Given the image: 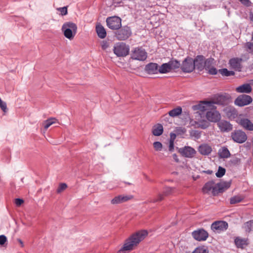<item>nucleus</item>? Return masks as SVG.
<instances>
[{
	"label": "nucleus",
	"instance_id": "38",
	"mask_svg": "<svg viewBox=\"0 0 253 253\" xmlns=\"http://www.w3.org/2000/svg\"><path fill=\"white\" fill-rule=\"evenodd\" d=\"M165 196L163 193H160L158 195L157 198L150 200L149 202L156 203L161 202L164 200Z\"/></svg>",
	"mask_w": 253,
	"mask_h": 253
},
{
	"label": "nucleus",
	"instance_id": "60",
	"mask_svg": "<svg viewBox=\"0 0 253 253\" xmlns=\"http://www.w3.org/2000/svg\"><path fill=\"white\" fill-rule=\"evenodd\" d=\"M229 74H230V76H232L234 75V72L233 71H229Z\"/></svg>",
	"mask_w": 253,
	"mask_h": 253
},
{
	"label": "nucleus",
	"instance_id": "5",
	"mask_svg": "<svg viewBox=\"0 0 253 253\" xmlns=\"http://www.w3.org/2000/svg\"><path fill=\"white\" fill-rule=\"evenodd\" d=\"M107 26L112 30H118L122 26V20L117 16H112L107 18Z\"/></svg>",
	"mask_w": 253,
	"mask_h": 253
},
{
	"label": "nucleus",
	"instance_id": "18",
	"mask_svg": "<svg viewBox=\"0 0 253 253\" xmlns=\"http://www.w3.org/2000/svg\"><path fill=\"white\" fill-rule=\"evenodd\" d=\"M133 198L132 196L119 195L114 198L111 201L112 205L119 204L126 202Z\"/></svg>",
	"mask_w": 253,
	"mask_h": 253
},
{
	"label": "nucleus",
	"instance_id": "23",
	"mask_svg": "<svg viewBox=\"0 0 253 253\" xmlns=\"http://www.w3.org/2000/svg\"><path fill=\"white\" fill-rule=\"evenodd\" d=\"M231 185L230 182L223 181L216 184V190L217 191V194L219 193H222L227 189H228Z\"/></svg>",
	"mask_w": 253,
	"mask_h": 253
},
{
	"label": "nucleus",
	"instance_id": "14",
	"mask_svg": "<svg viewBox=\"0 0 253 253\" xmlns=\"http://www.w3.org/2000/svg\"><path fill=\"white\" fill-rule=\"evenodd\" d=\"M179 152L183 157L188 158H193L196 154V151L190 146H185L180 148Z\"/></svg>",
	"mask_w": 253,
	"mask_h": 253
},
{
	"label": "nucleus",
	"instance_id": "59",
	"mask_svg": "<svg viewBox=\"0 0 253 253\" xmlns=\"http://www.w3.org/2000/svg\"><path fill=\"white\" fill-rule=\"evenodd\" d=\"M250 18L251 21H253V13L250 14Z\"/></svg>",
	"mask_w": 253,
	"mask_h": 253
},
{
	"label": "nucleus",
	"instance_id": "40",
	"mask_svg": "<svg viewBox=\"0 0 253 253\" xmlns=\"http://www.w3.org/2000/svg\"><path fill=\"white\" fill-rule=\"evenodd\" d=\"M225 173V169L221 167L218 168L217 172L215 173L216 176L217 177H222Z\"/></svg>",
	"mask_w": 253,
	"mask_h": 253
},
{
	"label": "nucleus",
	"instance_id": "50",
	"mask_svg": "<svg viewBox=\"0 0 253 253\" xmlns=\"http://www.w3.org/2000/svg\"><path fill=\"white\" fill-rule=\"evenodd\" d=\"M247 45L248 47V51L253 54V43L252 42H248L247 43Z\"/></svg>",
	"mask_w": 253,
	"mask_h": 253
},
{
	"label": "nucleus",
	"instance_id": "30",
	"mask_svg": "<svg viewBox=\"0 0 253 253\" xmlns=\"http://www.w3.org/2000/svg\"><path fill=\"white\" fill-rule=\"evenodd\" d=\"M96 31L98 36L101 39H104L106 36V32L105 28L101 25L96 26Z\"/></svg>",
	"mask_w": 253,
	"mask_h": 253
},
{
	"label": "nucleus",
	"instance_id": "29",
	"mask_svg": "<svg viewBox=\"0 0 253 253\" xmlns=\"http://www.w3.org/2000/svg\"><path fill=\"white\" fill-rule=\"evenodd\" d=\"M218 155L220 158L225 159L229 158L231 154L228 148L224 146L218 150Z\"/></svg>",
	"mask_w": 253,
	"mask_h": 253
},
{
	"label": "nucleus",
	"instance_id": "31",
	"mask_svg": "<svg viewBox=\"0 0 253 253\" xmlns=\"http://www.w3.org/2000/svg\"><path fill=\"white\" fill-rule=\"evenodd\" d=\"M58 122V120L55 118H50L42 122V126L46 130L52 125Z\"/></svg>",
	"mask_w": 253,
	"mask_h": 253
},
{
	"label": "nucleus",
	"instance_id": "62",
	"mask_svg": "<svg viewBox=\"0 0 253 253\" xmlns=\"http://www.w3.org/2000/svg\"><path fill=\"white\" fill-rule=\"evenodd\" d=\"M251 82H252V84H253V80H252Z\"/></svg>",
	"mask_w": 253,
	"mask_h": 253
},
{
	"label": "nucleus",
	"instance_id": "53",
	"mask_svg": "<svg viewBox=\"0 0 253 253\" xmlns=\"http://www.w3.org/2000/svg\"><path fill=\"white\" fill-rule=\"evenodd\" d=\"M240 1L245 5L249 6L250 1L249 0H240Z\"/></svg>",
	"mask_w": 253,
	"mask_h": 253
},
{
	"label": "nucleus",
	"instance_id": "57",
	"mask_svg": "<svg viewBox=\"0 0 253 253\" xmlns=\"http://www.w3.org/2000/svg\"><path fill=\"white\" fill-rule=\"evenodd\" d=\"M194 135L197 138H199L200 136V133L198 131H194Z\"/></svg>",
	"mask_w": 253,
	"mask_h": 253
},
{
	"label": "nucleus",
	"instance_id": "35",
	"mask_svg": "<svg viewBox=\"0 0 253 253\" xmlns=\"http://www.w3.org/2000/svg\"><path fill=\"white\" fill-rule=\"evenodd\" d=\"M244 197L241 195H236L231 197L230 199V203L231 204H235L242 201Z\"/></svg>",
	"mask_w": 253,
	"mask_h": 253
},
{
	"label": "nucleus",
	"instance_id": "21",
	"mask_svg": "<svg viewBox=\"0 0 253 253\" xmlns=\"http://www.w3.org/2000/svg\"><path fill=\"white\" fill-rule=\"evenodd\" d=\"M195 68H197L199 71L204 69L205 58L203 55H198L194 60Z\"/></svg>",
	"mask_w": 253,
	"mask_h": 253
},
{
	"label": "nucleus",
	"instance_id": "1",
	"mask_svg": "<svg viewBox=\"0 0 253 253\" xmlns=\"http://www.w3.org/2000/svg\"><path fill=\"white\" fill-rule=\"evenodd\" d=\"M147 235L148 232L145 230H139L134 233L126 240L123 248L119 251L120 253L134 250Z\"/></svg>",
	"mask_w": 253,
	"mask_h": 253
},
{
	"label": "nucleus",
	"instance_id": "9",
	"mask_svg": "<svg viewBox=\"0 0 253 253\" xmlns=\"http://www.w3.org/2000/svg\"><path fill=\"white\" fill-rule=\"evenodd\" d=\"M147 57V54L144 49L141 48H136L132 52L131 58L139 61L145 60Z\"/></svg>",
	"mask_w": 253,
	"mask_h": 253
},
{
	"label": "nucleus",
	"instance_id": "28",
	"mask_svg": "<svg viewBox=\"0 0 253 253\" xmlns=\"http://www.w3.org/2000/svg\"><path fill=\"white\" fill-rule=\"evenodd\" d=\"M211 101H203L198 105L197 108L201 111H205L207 109V108H213L214 105H212Z\"/></svg>",
	"mask_w": 253,
	"mask_h": 253
},
{
	"label": "nucleus",
	"instance_id": "36",
	"mask_svg": "<svg viewBox=\"0 0 253 253\" xmlns=\"http://www.w3.org/2000/svg\"><path fill=\"white\" fill-rule=\"evenodd\" d=\"M168 63L171 71L178 68L181 65L177 60H170Z\"/></svg>",
	"mask_w": 253,
	"mask_h": 253
},
{
	"label": "nucleus",
	"instance_id": "4",
	"mask_svg": "<svg viewBox=\"0 0 253 253\" xmlns=\"http://www.w3.org/2000/svg\"><path fill=\"white\" fill-rule=\"evenodd\" d=\"M236 122L245 129L253 131V123L249 119L246 118L244 114H239Z\"/></svg>",
	"mask_w": 253,
	"mask_h": 253
},
{
	"label": "nucleus",
	"instance_id": "10",
	"mask_svg": "<svg viewBox=\"0 0 253 253\" xmlns=\"http://www.w3.org/2000/svg\"><path fill=\"white\" fill-rule=\"evenodd\" d=\"M253 101L252 98L248 95L239 96L235 100V104L239 106H244L250 104Z\"/></svg>",
	"mask_w": 253,
	"mask_h": 253
},
{
	"label": "nucleus",
	"instance_id": "7",
	"mask_svg": "<svg viewBox=\"0 0 253 253\" xmlns=\"http://www.w3.org/2000/svg\"><path fill=\"white\" fill-rule=\"evenodd\" d=\"M181 69L185 73L192 72L195 69L194 60L190 57L185 59L181 65Z\"/></svg>",
	"mask_w": 253,
	"mask_h": 253
},
{
	"label": "nucleus",
	"instance_id": "37",
	"mask_svg": "<svg viewBox=\"0 0 253 253\" xmlns=\"http://www.w3.org/2000/svg\"><path fill=\"white\" fill-rule=\"evenodd\" d=\"M253 228V220L246 222L244 225V228L247 232H250Z\"/></svg>",
	"mask_w": 253,
	"mask_h": 253
},
{
	"label": "nucleus",
	"instance_id": "3",
	"mask_svg": "<svg viewBox=\"0 0 253 253\" xmlns=\"http://www.w3.org/2000/svg\"><path fill=\"white\" fill-rule=\"evenodd\" d=\"M113 51L118 57H125L128 54L129 48L123 42L118 43L114 46Z\"/></svg>",
	"mask_w": 253,
	"mask_h": 253
},
{
	"label": "nucleus",
	"instance_id": "44",
	"mask_svg": "<svg viewBox=\"0 0 253 253\" xmlns=\"http://www.w3.org/2000/svg\"><path fill=\"white\" fill-rule=\"evenodd\" d=\"M153 146L156 151H161L163 148L162 144L159 141L155 142L153 143Z\"/></svg>",
	"mask_w": 253,
	"mask_h": 253
},
{
	"label": "nucleus",
	"instance_id": "8",
	"mask_svg": "<svg viewBox=\"0 0 253 253\" xmlns=\"http://www.w3.org/2000/svg\"><path fill=\"white\" fill-rule=\"evenodd\" d=\"M130 29L127 26L123 27L116 33V38L120 41H124L128 39L131 35Z\"/></svg>",
	"mask_w": 253,
	"mask_h": 253
},
{
	"label": "nucleus",
	"instance_id": "2",
	"mask_svg": "<svg viewBox=\"0 0 253 253\" xmlns=\"http://www.w3.org/2000/svg\"><path fill=\"white\" fill-rule=\"evenodd\" d=\"M77 26L75 23L72 22H67L63 24L61 30L66 38L72 40L77 34Z\"/></svg>",
	"mask_w": 253,
	"mask_h": 253
},
{
	"label": "nucleus",
	"instance_id": "15",
	"mask_svg": "<svg viewBox=\"0 0 253 253\" xmlns=\"http://www.w3.org/2000/svg\"><path fill=\"white\" fill-rule=\"evenodd\" d=\"M228 223L224 221H217L213 222L211 225V229L214 231L219 232L226 230Z\"/></svg>",
	"mask_w": 253,
	"mask_h": 253
},
{
	"label": "nucleus",
	"instance_id": "43",
	"mask_svg": "<svg viewBox=\"0 0 253 253\" xmlns=\"http://www.w3.org/2000/svg\"><path fill=\"white\" fill-rule=\"evenodd\" d=\"M67 188V185L66 183H62L59 185L57 189V193H60Z\"/></svg>",
	"mask_w": 253,
	"mask_h": 253
},
{
	"label": "nucleus",
	"instance_id": "33",
	"mask_svg": "<svg viewBox=\"0 0 253 253\" xmlns=\"http://www.w3.org/2000/svg\"><path fill=\"white\" fill-rule=\"evenodd\" d=\"M163 132V127L162 125L159 124L155 126L153 128L152 133L155 136H160Z\"/></svg>",
	"mask_w": 253,
	"mask_h": 253
},
{
	"label": "nucleus",
	"instance_id": "13",
	"mask_svg": "<svg viewBox=\"0 0 253 253\" xmlns=\"http://www.w3.org/2000/svg\"><path fill=\"white\" fill-rule=\"evenodd\" d=\"M226 116L230 120H237L239 115L235 108L232 106H227L223 109Z\"/></svg>",
	"mask_w": 253,
	"mask_h": 253
},
{
	"label": "nucleus",
	"instance_id": "39",
	"mask_svg": "<svg viewBox=\"0 0 253 253\" xmlns=\"http://www.w3.org/2000/svg\"><path fill=\"white\" fill-rule=\"evenodd\" d=\"M174 190V189L172 187H166L163 191V194L165 196H169L172 194Z\"/></svg>",
	"mask_w": 253,
	"mask_h": 253
},
{
	"label": "nucleus",
	"instance_id": "11",
	"mask_svg": "<svg viewBox=\"0 0 253 253\" xmlns=\"http://www.w3.org/2000/svg\"><path fill=\"white\" fill-rule=\"evenodd\" d=\"M192 237L197 241H202L207 240L209 236L208 233L203 229L195 230L192 233Z\"/></svg>",
	"mask_w": 253,
	"mask_h": 253
},
{
	"label": "nucleus",
	"instance_id": "17",
	"mask_svg": "<svg viewBox=\"0 0 253 253\" xmlns=\"http://www.w3.org/2000/svg\"><path fill=\"white\" fill-rule=\"evenodd\" d=\"M217 126L221 132H229L233 129V126L229 122L222 120L217 123Z\"/></svg>",
	"mask_w": 253,
	"mask_h": 253
},
{
	"label": "nucleus",
	"instance_id": "47",
	"mask_svg": "<svg viewBox=\"0 0 253 253\" xmlns=\"http://www.w3.org/2000/svg\"><path fill=\"white\" fill-rule=\"evenodd\" d=\"M101 48L103 50H106L109 46V43L106 41H103L101 42Z\"/></svg>",
	"mask_w": 253,
	"mask_h": 253
},
{
	"label": "nucleus",
	"instance_id": "42",
	"mask_svg": "<svg viewBox=\"0 0 253 253\" xmlns=\"http://www.w3.org/2000/svg\"><path fill=\"white\" fill-rule=\"evenodd\" d=\"M207 249L204 247H198L192 253H208Z\"/></svg>",
	"mask_w": 253,
	"mask_h": 253
},
{
	"label": "nucleus",
	"instance_id": "24",
	"mask_svg": "<svg viewBox=\"0 0 253 253\" xmlns=\"http://www.w3.org/2000/svg\"><path fill=\"white\" fill-rule=\"evenodd\" d=\"M198 151L203 155H208L212 151V148L207 144H203L199 146Z\"/></svg>",
	"mask_w": 253,
	"mask_h": 253
},
{
	"label": "nucleus",
	"instance_id": "49",
	"mask_svg": "<svg viewBox=\"0 0 253 253\" xmlns=\"http://www.w3.org/2000/svg\"><path fill=\"white\" fill-rule=\"evenodd\" d=\"M219 73L223 76H230V74H229V71L227 69H222L219 70Z\"/></svg>",
	"mask_w": 253,
	"mask_h": 253
},
{
	"label": "nucleus",
	"instance_id": "12",
	"mask_svg": "<svg viewBox=\"0 0 253 253\" xmlns=\"http://www.w3.org/2000/svg\"><path fill=\"white\" fill-rule=\"evenodd\" d=\"M206 117L209 122L212 123H218L221 118L219 112L215 110L207 111Z\"/></svg>",
	"mask_w": 253,
	"mask_h": 253
},
{
	"label": "nucleus",
	"instance_id": "56",
	"mask_svg": "<svg viewBox=\"0 0 253 253\" xmlns=\"http://www.w3.org/2000/svg\"><path fill=\"white\" fill-rule=\"evenodd\" d=\"M175 137H176L175 134L173 133H170V140H173V142Z\"/></svg>",
	"mask_w": 253,
	"mask_h": 253
},
{
	"label": "nucleus",
	"instance_id": "51",
	"mask_svg": "<svg viewBox=\"0 0 253 253\" xmlns=\"http://www.w3.org/2000/svg\"><path fill=\"white\" fill-rule=\"evenodd\" d=\"M7 241V238L5 236L0 235V245H3Z\"/></svg>",
	"mask_w": 253,
	"mask_h": 253
},
{
	"label": "nucleus",
	"instance_id": "48",
	"mask_svg": "<svg viewBox=\"0 0 253 253\" xmlns=\"http://www.w3.org/2000/svg\"><path fill=\"white\" fill-rule=\"evenodd\" d=\"M210 74L216 75L217 73V71L214 67H211L207 70Z\"/></svg>",
	"mask_w": 253,
	"mask_h": 253
},
{
	"label": "nucleus",
	"instance_id": "45",
	"mask_svg": "<svg viewBox=\"0 0 253 253\" xmlns=\"http://www.w3.org/2000/svg\"><path fill=\"white\" fill-rule=\"evenodd\" d=\"M57 10L60 12L61 15L62 16L66 15L68 14L67 6L57 8Z\"/></svg>",
	"mask_w": 253,
	"mask_h": 253
},
{
	"label": "nucleus",
	"instance_id": "58",
	"mask_svg": "<svg viewBox=\"0 0 253 253\" xmlns=\"http://www.w3.org/2000/svg\"><path fill=\"white\" fill-rule=\"evenodd\" d=\"M203 172L208 174H211L212 172V170H204Z\"/></svg>",
	"mask_w": 253,
	"mask_h": 253
},
{
	"label": "nucleus",
	"instance_id": "27",
	"mask_svg": "<svg viewBox=\"0 0 253 253\" xmlns=\"http://www.w3.org/2000/svg\"><path fill=\"white\" fill-rule=\"evenodd\" d=\"M194 124L192 125L195 127L201 128L202 129H206L210 126V123L208 121L202 120L199 121H195Z\"/></svg>",
	"mask_w": 253,
	"mask_h": 253
},
{
	"label": "nucleus",
	"instance_id": "54",
	"mask_svg": "<svg viewBox=\"0 0 253 253\" xmlns=\"http://www.w3.org/2000/svg\"><path fill=\"white\" fill-rule=\"evenodd\" d=\"M174 148V144L173 140L170 141L169 146V150L172 151Z\"/></svg>",
	"mask_w": 253,
	"mask_h": 253
},
{
	"label": "nucleus",
	"instance_id": "41",
	"mask_svg": "<svg viewBox=\"0 0 253 253\" xmlns=\"http://www.w3.org/2000/svg\"><path fill=\"white\" fill-rule=\"evenodd\" d=\"M212 60H211V59H207L205 61L204 68L207 71L210 68L212 67Z\"/></svg>",
	"mask_w": 253,
	"mask_h": 253
},
{
	"label": "nucleus",
	"instance_id": "55",
	"mask_svg": "<svg viewBox=\"0 0 253 253\" xmlns=\"http://www.w3.org/2000/svg\"><path fill=\"white\" fill-rule=\"evenodd\" d=\"M172 157H173V159L174 160V161L176 162H179V159L178 158V156H177V155L176 154H174L172 155Z\"/></svg>",
	"mask_w": 253,
	"mask_h": 253
},
{
	"label": "nucleus",
	"instance_id": "46",
	"mask_svg": "<svg viewBox=\"0 0 253 253\" xmlns=\"http://www.w3.org/2000/svg\"><path fill=\"white\" fill-rule=\"evenodd\" d=\"M0 107L1 110L4 112H6L7 111V106L5 102H3L1 98H0Z\"/></svg>",
	"mask_w": 253,
	"mask_h": 253
},
{
	"label": "nucleus",
	"instance_id": "16",
	"mask_svg": "<svg viewBox=\"0 0 253 253\" xmlns=\"http://www.w3.org/2000/svg\"><path fill=\"white\" fill-rule=\"evenodd\" d=\"M203 192L204 193H209L211 192L213 196L216 195V185L213 181H209L206 183L203 188Z\"/></svg>",
	"mask_w": 253,
	"mask_h": 253
},
{
	"label": "nucleus",
	"instance_id": "25",
	"mask_svg": "<svg viewBox=\"0 0 253 253\" xmlns=\"http://www.w3.org/2000/svg\"><path fill=\"white\" fill-rule=\"evenodd\" d=\"M235 244L237 248L244 249L248 245V239L237 237L235 239Z\"/></svg>",
	"mask_w": 253,
	"mask_h": 253
},
{
	"label": "nucleus",
	"instance_id": "6",
	"mask_svg": "<svg viewBox=\"0 0 253 253\" xmlns=\"http://www.w3.org/2000/svg\"><path fill=\"white\" fill-rule=\"evenodd\" d=\"M231 136L233 140L238 143H243L247 139L246 133L241 130H235L231 133Z\"/></svg>",
	"mask_w": 253,
	"mask_h": 253
},
{
	"label": "nucleus",
	"instance_id": "52",
	"mask_svg": "<svg viewBox=\"0 0 253 253\" xmlns=\"http://www.w3.org/2000/svg\"><path fill=\"white\" fill-rule=\"evenodd\" d=\"M24 203V201L21 199H16L15 203L17 206H20L22 204Z\"/></svg>",
	"mask_w": 253,
	"mask_h": 253
},
{
	"label": "nucleus",
	"instance_id": "61",
	"mask_svg": "<svg viewBox=\"0 0 253 253\" xmlns=\"http://www.w3.org/2000/svg\"><path fill=\"white\" fill-rule=\"evenodd\" d=\"M19 242L20 243V244L21 245L22 247H23V242L21 240H20V239L19 240Z\"/></svg>",
	"mask_w": 253,
	"mask_h": 253
},
{
	"label": "nucleus",
	"instance_id": "19",
	"mask_svg": "<svg viewBox=\"0 0 253 253\" xmlns=\"http://www.w3.org/2000/svg\"><path fill=\"white\" fill-rule=\"evenodd\" d=\"M242 59L239 58H233L229 60L231 67L236 71H240L242 69L241 63Z\"/></svg>",
	"mask_w": 253,
	"mask_h": 253
},
{
	"label": "nucleus",
	"instance_id": "26",
	"mask_svg": "<svg viewBox=\"0 0 253 253\" xmlns=\"http://www.w3.org/2000/svg\"><path fill=\"white\" fill-rule=\"evenodd\" d=\"M252 87L249 84H243L237 87L236 89L237 92L239 93H249L252 91Z\"/></svg>",
	"mask_w": 253,
	"mask_h": 253
},
{
	"label": "nucleus",
	"instance_id": "34",
	"mask_svg": "<svg viewBox=\"0 0 253 253\" xmlns=\"http://www.w3.org/2000/svg\"><path fill=\"white\" fill-rule=\"evenodd\" d=\"M182 113V108L180 107L174 108L169 112V114L172 117H176Z\"/></svg>",
	"mask_w": 253,
	"mask_h": 253
},
{
	"label": "nucleus",
	"instance_id": "20",
	"mask_svg": "<svg viewBox=\"0 0 253 253\" xmlns=\"http://www.w3.org/2000/svg\"><path fill=\"white\" fill-rule=\"evenodd\" d=\"M229 97L226 95H220L217 96L212 101V105L219 104V105H224L228 102Z\"/></svg>",
	"mask_w": 253,
	"mask_h": 253
},
{
	"label": "nucleus",
	"instance_id": "32",
	"mask_svg": "<svg viewBox=\"0 0 253 253\" xmlns=\"http://www.w3.org/2000/svg\"><path fill=\"white\" fill-rule=\"evenodd\" d=\"M171 71L169 63H164L159 67V73L165 74Z\"/></svg>",
	"mask_w": 253,
	"mask_h": 253
},
{
	"label": "nucleus",
	"instance_id": "22",
	"mask_svg": "<svg viewBox=\"0 0 253 253\" xmlns=\"http://www.w3.org/2000/svg\"><path fill=\"white\" fill-rule=\"evenodd\" d=\"M146 72L149 74H156L159 73L158 65L155 63L147 64L145 68Z\"/></svg>",
	"mask_w": 253,
	"mask_h": 253
}]
</instances>
